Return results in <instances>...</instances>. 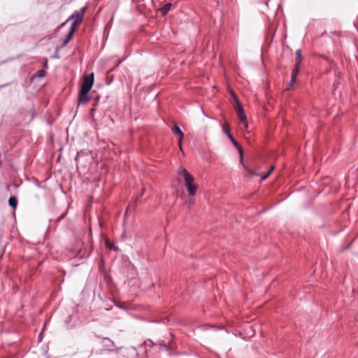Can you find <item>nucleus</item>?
<instances>
[{
    "instance_id": "nucleus-1",
    "label": "nucleus",
    "mask_w": 358,
    "mask_h": 358,
    "mask_svg": "<svg viewBox=\"0 0 358 358\" xmlns=\"http://www.w3.org/2000/svg\"><path fill=\"white\" fill-rule=\"evenodd\" d=\"M178 175L182 176L185 180V186L188 194L193 196L196 194L198 185L194 182V178L185 168H180L178 171Z\"/></svg>"
},
{
    "instance_id": "nucleus-2",
    "label": "nucleus",
    "mask_w": 358,
    "mask_h": 358,
    "mask_svg": "<svg viewBox=\"0 0 358 358\" xmlns=\"http://www.w3.org/2000/svg\"><path fill=\"white\" fill-rule=\"evenodd\" d=\"M28 105L27 108H20L18 110V113L20 115L23 117H26L27 115L30 116V120H32L36 116V112L34 110V100L32 97L27 98Z\"/></svg>"
},
{
    "instance_id": "nucleus-3",
    "label": "nucleus",
    "mask_w": 358,
    "mask_h": 358,
    "mask_svg": "<svg viewBox=\"0 0 358 358\" xmlns=\"http://www.w3.org/2000/svg\"><path fill=\"white\" fill-rule=\"evenodd\" d=\"M85 8H83L79 11H75L69 18L68 20L62 24V26L64 25L66 22L70 20H73L71 26H75V29H76L78 26L81 23L84 17Z\"/></svg>"
},
{
    "instance_id": "nucleus-4",
    "label": "nucleus",
    "mask_w": 358,
    "mask_h": 358,
    "mask_svg": "<svg viewBox=\"0 0 358 358\" xmlns=\"http://www.w3.org/2000/svg\"><path fill=\"white\" fill-rule=\"evenodd\" d=\"M94 83V73L83 76V83L80 90L83 93H89Z\"/></svg>"
},
{
    "instance_id": "nucleus-5",
    "label": "nucleus",
    "mask_w": 358,
    "mask_h": 358,
    "mask_svg": "<svg viewBox=\"0 0 358 358\" xmlns=\"http://www.w3.org/2000/svg\"><path fill=\"white\" fill-rule=\"evenodd\" d=\"M236 110L237 111V114L239 118L240 122L243 124L245 129H248V124L247 122V117L245 114L244 110L240 103L236 101Z\"/></svg>"
},
{
    "instance_id": "nucleus-6",
    "label": "nucleus",
    "mask_w": 358,
    "mask_h": 358,
    "mask_svg": "<svg viewBox=\"0 0 358 358\" xmlns=\"http://www.w3.org/2000/svg\"><path fill=\"white\" fill-rule=\"evenodd\" d=\"M172 131L175 134L179 136L178 139V145L180 148V150L183 152L182 148V141L184 138V134L181 131V129L179 128V127L175 124L173 127L172 128Z\"/></svg>"
},
{
    "instance_id": "nucleus-7",
    "label": "nucleus",
    "mask_w": 358,
    "mask_h": 358,
    "mask_svg": "<svg viewBox=\"0 0 358 358\" xmlns=\"http://www.w3.org/2000/svg\"><path fill=\"white\" fill-rule=\"evenodd\" d=\"M88 94L89 93H83V91L80 90L78 98V104L85 105L90 101L91 98L89 96Z\"/></svg>"
},
{
    "instance_id": "nucleus-8",
    "label": "nucleus",
    "mask_w": 358,
    "mask_h": 358,
    "mask_svg": "<svg viewBox=\"0 0 358 358\" xmlns=\"http://www.w3.org/2000/svg\"><path fill=\"white\" fill-rule=\"evenodd\" d=\"M75 31H76L75 26H71L69 31L62 43V47L66 45L69 43L70 40L72 38Z\"/></svg>"
},
{
    "instance_id": "nucleus-9",
    "label": "nucleus",
    "mask_w": 358,
    "mask_h": 358,
    "mask_svg": "<svg viewBox=\"0 0 358 358\" xmlns=\"http://www.w3.org/2000/svg\"><path fill=\"white\" fill-rule=\"evenodd\" d=\"M299 69H300V67L294 66V69H293V71L292 72L291 80H290V83H289L290 87L296 82V78L298 76V73L299 71Z\"/></svg>"
},
{
    "instance_id": "nucleus-10",
    "label": "nucleus",
    "mask_w": 358,
    "mask_h": 358,
    "mask_svg": "<svg viewBox=\"0 0 358 358\" xmlns=\"http://www.w3.org/2000/svg\"><path fill=\"white\" fill-rule=\"evenodd\" d=\"M228 138L230 140V141L233 143V145L238 149L240 156H241V158H242L243 150L241 148V146L239 145L238 143L236 141V139L233 137L232 135H229V136H228Z\"/></svg>"
},
{
    "instance_id": "nucleus-11",
    "label": "nucleus",
    "mask_w": 358,
    "mask_h": 358,
    "mask_svg": "<svg viewBox=\"0 0 358 358\" xmlns=\"http://www.w3.org/2000/svg\"><path fill=\"white\" fill-rule=\"evenodd\" d=\"M302 61V52L300 49L296 51L295 66L300 67Z\"/></svg>"
},
{
    "instance_id": "nucleus-12",
    "label": "nucleus",
    "mask_w": 358,
    "mask_h": 358,
    "mask_svg": "<svg viewBox=\"0 0 358 358\" xmlns=\"http://www.w3.org/2000/svg\"><path fill=\"white\" fill-rule=\"evenodd\" d=\"M8 203H9L10 206H11L13 210H15L17 208V198L15 196L10 197V199H8Z\"/></svg>"
},
{
    "instance_id": "nucleus-13",
    "label": "nucleus",
    "mask_w": 358,
    "mask_h": 358,
    "mask_svg": "<svg viewBox=\"0 0 358 358\" xmlns=\"http://www.w3.org/2000/svg\"><path fill=\"white\" fill-rule=\"evenodd\" d=\"M172 4L171 3H166L162 8V12L164 15H166L171 9Z\"/></svg>"
},
{
    "instance_id": "nucleus-14",
    "label": "nucleus",
    "mask_w": 358,
    "mask_h": 358,
    "mask_svg": "<svg viewBox=\"0 0 358 358\" xmlns=\"http://www.w3.org/2000/svg\"><path fill=\"white\" fill-rule=\"evenodd\" d=\"M223 131L227 134V137L229 136V135H231L230 133V127L229 124L227 122H225L222 126Z\"/></svg>"
},
{
    "instance_id": "nucleus-15",
    "label": "nucleus",
    "mask_w": 358,
    "mask_h": 358,
    "mask_svg": "<svg viewBox=\"0 0 358 358\" xmlns=\"http://www.w3.org/2000/svg\"><path fill=\"white\" fill-rule=\"evenodd\" d=\"M194 199L192 198H190V199H187L185 201L184 205L187 206L188 207V208H190L194 205Z\"/></svg>"
},
{
    "instance_id": "nucleus-16",
    "label": "nucleus",
    "mask_w": 358,
    "mask_h": 358,
    "mask_svg": "<svg viewBox=\"0 0 358 358\" xmlns=\"http://www.w3.org/2000/svg\"><path fill=\"white\" fill-rule=\"evenodd\" d=\"M273 170H274V166H272L270 168L269 171L265 175L262 176V180H264L266 179L271 175V173L273 172Z\"/></svg>"
},
{
    "instance_id": "nucleus-17",
    "label": "nucleus",
    "mask_w": 358,
    "mask_h": 358,
    "mask_svg": "<svg viewBox=\"0 0 358 358\" xmlns=\"http://www.w3.org/2000/svg\"><path fill=\"white\" fill-rule=\"evenodd\" d=\"M145 188H143L140 192V195L139 196H138L136 200L134 201V204H137L138 202H140V197H141L144 193H145Z\"/></svg>"
},
{
    "instance_id": "nucleus-18",
    "label": "nucleus",
    "mask_w": 358,
    "mask_h": 358,
    "mask_svg": "<svg viewBox=\"0 0 358 358\" xmlns=\"http://www.w3.org/2000/svg\"><path fill=\"white\" fill-rule=\"evenodd\" d=\"M38 76L39 78H43L45 76V71L43 69H41L38 71Z\"/></svg>"
},
{
    "instance_id": "nucleus-19",
    "label": "nucleus",
    "mask_w": 358,
    "mask_h": 358,
    "mask_svg": "<svg viewBox=\"0 0 358 358\" xmlns=\"http://www.w3.org/2000/svg\"><path fill=\"white\" fill-rule=\"evenodd\" d=\"M95 106H96V105H94V107L92 108V112H93L94 110H95V109H96V108H95Z\"/></svg>"
}]
</instances>
